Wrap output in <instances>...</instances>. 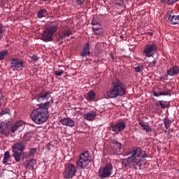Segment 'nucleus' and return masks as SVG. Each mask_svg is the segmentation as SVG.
<instances>
[{
  "label": "nucleus",
  "instance_id": "obj_1",
  "mask_svg": "<svg viewBox=\"0 0 179 179\" xmlns=\"http://www.w3.org/2000/svg\"><path fill=\"white\" fill-rule=\"evenodd\" d=\"M52 103H54V100L52 98L50 101H47L44 104L41 103L38 105V108L34 109L31 114V118L35 124L40 125L48 120V108Z\"/></svg>",
  "mask_w": 179,
  "mask_h": 179
},
{
  "label": "nucleus",
  "instance_id": "obj_2",
  "mask_svg": "<svg viewBox=\"0 0 179 179\" xmlns=\"http://www.w3.org/2000/svg\"><path fill=\"white\" fill-rule=\"evenodd\" d=\"M142 153H143V150H142V149L139 147L134 148L132 150H129L127 152L126 155H131L124 159L125 162L124 166L131 167V169L138 170V167H136V166L138 167L142 166V159H141L140 157H148V156H143Z\"/></svg>",
  "mask_w": 179,
  "mask_h": 179
},
{
  "label": "nucleus",
  "instance_id": "obj_3",
  "mask_svg": "<svg viewBox=\"0 0 179 179\" xmlns=\"http://www.w3.org/2000/svg\"><path fill=\"white\" fill-rule=\"evenodd\" d=\"M113 87L107 92V96L109 99H117V97H122L125 94V88L124 85L120 80H116L112 83Z\"/></svg>",
  "mask_w": 179,
  "mask_h": 179
},
{
  "label": "nucleus",
  "instance_id": "obj_4",
  "mask_svg": "<svg viewBox=\"0 0 179 179\" xmlns=\"http://www.w3.org/2000/svg\"><path fill=\"white\" fill-rule=\"evenodd\" d=\"M90 163H92V155H90L89 151H84L80 155L78 159L76 161V167L85 170V169L89 167Z\"/></svg>",
  "mask_w": 179,
  "mask_h": 179
},
{
  "label": "nucleus",
  "instance_id": "obj_5",
  "mask_svg": "<svg viewBox=\"0 0 179 179\" xmlns=\"http://www.w3.org/2000/svg\"><path fill=\"white\" fill-rule=\"evenodd\" d=\"M57 30L58 26L57 25H52L46 27V29L43 31V34L42 35V41L45 43L52 41L54 34L57 33Z\"/></svg>",
  "mask_w": 179,
  "mask_h": 179
},
{
  "label": "nucleus",
  "instance_id": "obj_6",
  "mask_svg": "<svg viewBox=\"0 0 179 179\" xmlns=\"http://www.w3.org/2000/svg\"><path fill=\"white\" fill-rule=\"evenodd\" d=\"M113 164L108 163L103 167L99 168L98 171V176L101 179L108 178L113 174Z\"/></svg>",
  "mask_w": 179,
  "mask_h": 179
},
{
  "label": "nucleus",
  "instance_id": "obj_7",
  "mask_svg": "<svg viewBox=\"0 0 179 179\" xmlns=\"http://www.w3.org/2000/svg\"><path fill=\"white\" fill-rule=\"evenodd\" d=\"M64 178H73L76 176V166L73 164H68L62 174Z\"/></svg>",
  "mask_w": 179,
  "mask_h": 179
},
{
  "label": "nucleus",
  "instance_id": "obj_8",
  "mask_svg": "<svg viewBox=\"0 0 179 179\" xmlns=\"http://www.w3.org/2000/svg\"><path fill=\"white\" fill-rule=\"evenodd\" d=\"M156 51H157V45L155 43H149L145 46L143 55L145 57L150 58V57H153V55L156 54Z\"/></svg>",
  "mask_w": 179,
  "mask_h": 179
},
{
  "label": "nucleus",
  "instance_id": "obj_9",
  "mask_svg": "<svg viewBox=\"0 0 179 179\" xmlns=\"http://www.w3.org/2000/svg\"><path fill=\"white\" fill-rule=\"evenodd\" d=\"M125 127H127L125 121L120 120L115 124H110V129L112 131V132L118 134L120 132H122V131H124L125 129Z\"/></svg>",
  "mask_w": 179,
  "mask_h": 179
},
{
  "label": "nucleus",
  "instance_id": "obj_10",
  "mask_svg": "<svg viewBox=\"0 0 179 179\" xmlns=\"http://www.w3.org/2000/svg\"><path fill=\"white\" fill-rule=\"evenodd\" d=\"M10 69L13 71H22L23 70V62L20 59L14 58L10 60Z\"/></svg>",
  "mask_w": 179,
  "mask_h": 179
},
{
  "label": "nucleus",
  "instance_id": "obj_11",
  "mask_svg": "<svg viewBox=\"0 0 179 179\" xmlns=\"http://www.w3.org/2000/svg\"><path fill=\"white\" fill-rule=\"evenodd\" d=\"M166 20L171 24H179V15H174V12L171 10L166 13Z\"/></svg>",
  "mask_w": 179,
  "mask_h": 179
},
{
  "label": "nucleus",
  "instance_id": "obj_12",
  "mask_svg": "<svg viewBox=\"0 0 179 179\" xmlns=\"http://www.w3.org/2000/svg\"><path fill=\"white\" fill-rule=\"evenodd\" d=\"M11 124L12 122L10 121L1 122L0 124V134H1V135H6L8 132H9V127Z\"/></svg>",
  "mask_w": 179,
  "mask_h": 179
},
{
  "label": "nucleus",
  "instance_id": "obj_13",
  "mask_svg": "<svg viewBox=\"0 0 179 179\" xmlns=\"http://www.w3.org/2000/svg\"><path fill=\"white\" fill-rule=\"evenodd\" d=\"M60 124L62 125H64L65 127H69L70 128H73L75 127V121L72 120V119L69 117H64L60 119L59 120Z\"/></svg>",
  "mask_w": 179,
  "mask_h": 179
},
{
  "label": "nucleus",
  "instance_id": "obj_14",
  "mask_svg": "<svg viewBox=\"0 0 179 179\" xmlns=\"http://www.w3.org/2000/svg\"><path fill=\"white\" fill-rule=\"evenodd\" d=\"M24 144L22 142H17L11 145L12 151L23 152L24 150Z\"/></svg>",
  "mask_w": 179,
  "mask_h": 179
},
{
  "label": "nucleus",
  "instance_id": "obj_15",
  "mask_svg": "<svg viewBox=\"0 0 179 179\" xmlns=\"http://www.w3.org/2000/svg\"><path fill=\"white\" fill-rule=\"evenodd\" d=\"M23 127H24L23 121H18L11 127L10 131L12 133L15 132V131H19V132H20V131L23 129Z\"/></svg>",
  "mask_w": 179,
  "mask_h": 179
},
{
  "label": "nucleus",
  "instance_id": "obj_16",
  "mask_svg": "<svg viewBox=\"0 0 179 179\" xmlns=\"http://www.w3.org/2000/svg\"><path fill=\"white\" fill-rule=\"evenodd\" d=\"M112 150L113 153H118L122 150V144L117 140H113Z\"/></svg>",
  "mask_w": 179,
  "mask_h": 179
},
{
  "label": "nucleus",
  "instance_id": "obj_17",
  "mask_svg": "<svg viewBox=\"0 0 179 179\" xmlns=\"http://www.w3.org/2000/svg\"><path fill=\"white\" fill-rule=\"evenodd\" d=\"M166 73H168L169 76H174L176 75H178L179 66H173L172 67H170V69L166 71Z\"/></svg>",
  "mask_w": 179,
  "mask_h": 179
},
{
  "label": "nucleus",
  "instance_id": "obj_18",
  "mask_svg": "<svg viewBox=\"0 0 179 179\" xmlns=\"http://www.w3.org/2000/svg\"><path fill=\"white\" fill-rule=\"evenodd\" d=\"M89 43L84 45L83 50L80 53V57H90V50Z\"/></svg>",
  "mask_w": 179,
  "mask_h": 179
},
{
  "label": "nucleus",
  "instance_id": "obj_19",
  "mask_svg": "<svg viewBox=\"0 0 179 179\" xmlns=\"http://www.w3.org/2000/svg\"><path fill=\"white\" fill-rule=\"evenodd\" d=\"M138 121L139 122V125L142 127L143 129L148 134V132H152V127H150V124L148 123H145L141 118L138 119Z\"/></svg>",
  "mask_w": 179,
  "mask_h": 179
},
{
  "label": "nucleus",
  "instance_id": "obj_20",
  "mask_svg": "<svg viewBox=\"0 0 179 179\" xmlns=\"http://www.w3.org/2000/svg\"><path fill=\"white\" fill-rule=\"evenodd\" d=\"M97 114L94 111H90L83 115L84 120H87V121H93Z\"/></svg>",
  "mask_w": 179,
  "mask_h": 179
},
{
  "label": "nucleus",
  "instance_id": "obj_21",
  "mask_svg": "<svg viewBox=\"0 0 179 179\" xmlns=\"http://www.w3.org/2000/svg\"><path fill=\"white\" fill-rule=\"evenodd\" d=\"M50 94V92L47 91H43L42 92L39 93L37 96V101H44L47 99V96Z\"/></svg>",
  "mask_w": 179,
  "mask_h": 179
},
{
  "label": "nucleus",
  "instance_id": "obj_22",
  "mask_svg": "<svg viewBox=\"0 0 179 179\" xmlns=\"http://www.w3.org/2000/svg\"><path fill=\"white\" fill-rule=\"evenodd\" d=\"M152 94L155 97H159V96H171V92L169 90L165 92H160L159 94H157L156 91H153Z\"/></svg>",
  "mask_w": 179,
  "mask_h": 179
},
{
  "label": "nucleus",
  "instance_id": "obj_23",
  "mask_svg": "<svg viewBox=\"0 0 179 179\" xmlns=\"http://www.w3.org/2000/svg\"><path fill=\"white\" fill-rule=\"evenodd\" d=\"M13 152V157H14L15 162L18 163L20 162V157H22V152L20 151H12Z\"/></svg>",
  "mask_w": 179,
  "mask_h": 179
},
{
  "label": "nucleus",
  "instance_id": "obj_24",
  "mask_svg": "<svg viewBox=\"0 0 179 179\" xmlns=\"http://www.w3.org/2000/svg\"><path fill=\"white\" fill-rule=\"evenodd\" d=\"M72 35L71 31H66L60 34L59 38L57 39V41H59L60 40H64L66 37H69V36Z\"/></svg>",
  "mask_w": 179,
  "mask_h": 179
},
{
  "label": "nucleus",
  "instance_id": "obj_25",
  "mask_svg": "<svg viewBox=\"0 0 179 179\" xmlns=\"http://www.w3.org/2000/svg\"><path fill=\"white\" fill-rule=\"evenodd\" d=\"M47 15H48L47 10L45 9H41L37 13V16L39 19H41L42 17H45Z\"/></svg>",
  "mask_w": 179,
  "mask_h": 179
},
{
  "label": "nucleus",
  "instance_id": "obj_26",
  "mask_svg": "<svg viewBox=\"0 0 179 179\" xmlns=\"http://www.w3.org/2000/svg\"><path fill=\"white\" fill-rule=\"evenodd\" d=\"M37 153V148H30L29 153L26 155V157H34L35 155Z\"/></svg>",
  "mask_w": 179,
  "mask_h": 179
},
{
  "label": "nucleus",
  "instance_id": "obj_27",
  "mask_svg": "<svg viewBox=\"0 0 179 179\" xmlns=\"http://www.w3.org/2000/svg\"><path fill=\"white\" fill-rule=\"evenodd\" d=\"M96 99V92L93 90H90L87 93V100H90V101L94 100Z\"/></svg>",
  "mask_w": 179,
  "mask_h": 179
},
{
  "label": "nucleus",
  "instance_id": "obj_28",
  "mask_svg": "<svg viewBox=\"0 0 179 179\" xmlns=\"http://www.w3.org/2000/svg\"><path fill=\"white\" fill-rule=\"evenodd\" d=\"M159 104L162 108H167V107H170V102L167 101H159Z\"/></svg>",
  "mask_w": 179,
  "mask_h": 179
},
{
  "label": "nucleus",
  "instance_id": "obj_29",
  "mask_svg": "<svg viewBox=\"0 0 179 179\" xmlns=\"http://www.w3.org/2000/svg\"><path fill=\"white\" fill-rule=\"evenodd\" d=\"M9 157H10V154L9 153V151H6L4 153V156H3V164H8V160H9Z\"/></svg>",
  "mask_w": 179,
  "mask_h": 179
},
{
  "label": "nucleus",
  "instance_id": "obj_30",
  "mask_svg": "<svg viewBox=\"0 0 179 179\" xmlns=\"http://www.w3.org/2000/svg\"><path fill=\"white\" fill-rule=\"evenodd\" d=\"M5 36V29L3 28V24L0 22V41Z\"/></svg>",
  "mask_w": 179,
  "mask_h": 179
},
{
  "label": "nucleus",
  "instance_id": "obj_31",
  "mask_svg": "<svg viewBox=\"0 0 179 179\" xmlns=\"http://www.w3.org/2000/svg\"><path fill=\"white\" fill-rule=\"evenodd\" d=\"M171 124V120L169 119V117L164 119V125L166 129H169L170 128V124Z\"/></svg>",
  "mask_w": 179,
  "mask_h": 179
},
{
  "label": "nucleus",
  "instance_id": "obj_32",
  "mask_svg": "<svg viewBox=\"0 0 179 179\" xmlns=\"http://www.w3.org/2000/svg\"><path fill=\"white\" fill-rule=\"evenodd\" d=\"M92 30L97 36H100L103 33V30L99 27H92Z\"/></svg>",
  "mask_w": 179,
  "mask_h": 179
},
{
  "label": "nucleus",
  "instance_id": "obj_33",
  "mask_svg": "<svg viewBox=\"0 0 179 179\" xmlns=\"http://www.w3.org/2000/svg\"><path fill=\"white\" fill-rule=\"evenodd\" d=\"M6 55H8V50H2L0 52V61H2V59H3Z\"/></svg>",
  "mask_w": 179,
  "mask_h": 179
},
{
  "label": "nucleus",
  "instance_id": "obj_34",
  "mask_svg": "<svg viewBox=\"0 0 179 179\" xmlns=\"http://www.w3.org/2000/svg\"><path fill=\"white\" fill-rule=\"evenodd\" d=\"M6 114H9V109L8 108H5V109L2 110L0 112V117H2V115H5Z\"/></svg>",
  "mask_w": 179,
  "mask_h": 179
},
{
  "label": "nucleus",
  "instance_id": "obj_35",
  "mask_svg": "<svg viewBox=\"0 0 179 179\" xmlns=\"http://www.w3.org/2000/svg\"><path fill=\"white\" fill-rule=\"evenodd\" d=\"M91 23L92 26H97L100 24V22H99L96 18H93Z\"/></svg>",
  "mask_w": 179,
  "mask_h": 179
},
{
  "label": "nucleus",
  "instance_id": "obj_36",
  "mask_svg": "<svg viewBox=\"0 0 179 179\" xmlns=\"http://www.w3.org/2000/svg\"><path fill=\"white\" fill-rule=\"evenodd\" d=\"M157 64V60L155 59L152 62H148V66L150 67L155 66V65H156Z\"/></svg>",
  "mask_w": 179,
  "mask_h": 179
},
{
  "label": "nucleus",
  "instance_id": "obj_37",
  "mask_svg": "<svg viewBox=\"0 0 179 179\" xmlns=\"http://www.w3.org/2000/svg\"><path fill=\"white\" fill-rule=\"evenodd\" d=\"M85 2H86V0H76V3H77V5H80V6H82Z\"/></svg>",
  "mask_w": 179,
  "mask_h": 179
},
{
  "label": "nucleus",
  "instance_id": "obj_38",
  "mask_svg": "<svg viewBox=\"0 0 179 179\" xmlns=\"http://www.w3.org/2000/svg\"><path fill=\"white\" fill-rule=\"evenodd\" d=\"M169 76H170L166 73V74L162 76L160 78V80H169Z\"/></svg>",
  "mask_w": 179,
  "mask_h": 179
},
{
  "label": "nucleus",
  "instance_id": "obj_39",
  "mask_svg": "<svg viewBox=\"0 0 179 179\" xmlns=\"http://www.w3.org/2000/svg\"><path fill=\"white\" fill-rule=\"evenodd\" d=\"M36 162L34 159H31L29 162V165L31 166V167H34L36 166Z\"/></svg>",
  "mask_w": 179,
  "mask_h": 179
},
{
  "label": "nucleus",
  "instance_id": "obj_40",
  "mask_svg": "<svg viewBox=\"0 0 179 179\" xmlns=\"http://www.w3.org/2000/svg\"><path fill=\"white\" fill-rule=\"evenodd\" d=\"M62 73H64V71L63 70H59V71H55V75L56 76H61V75H62Z\"/></svg>",
  "mask_w": 179,
  "mask_h": 179
},
{
  "label": "nucleus",
  "instance_id": "obj_41",
  "mask_svg": "<svg viewBox=\"0 0 179 179\" xmlns=\"http://www.w3.org/2000/svg\"><path fill=\"white\" fill-rule=\"evenodd\" d=\"M179 0H168V5H173V3H176V2H178Z\"/></svg>",
  "mask_w": 179,
  "mask_h": 179
},
{
  "label": "nucleus",
  "instance_id": "obj_42",
  "mask_svg": "<svg viewBox=\"0 0 179 179\" xmlns=\"http://www.w3.org/2000/svg\"><path fill=\"white\" fill-rule=\"evenodd\" d=\"M142 69H143V67L142 66L135 67L136 72H141Z\"/></svg>",
  "mask_w": 179,
  "mask_h": 179
},
{
  "label": "nucleus",
  "instance_id": "obj_43",
  "mask_svg": "<svg viewBox=\"0 0 179 179\" xmlns=\"http://www.w3.org/2000/svg\"><path fill=\"white\" fill-rule=\"evenodd\" d=\"M31 59H33V61H37V59H38V57H37L36 55H33L31 57Z\"/></svg>",
  "mask_w": 179,
  "mask_h": 179
},
{
  "label": "nucleus",
  "instance_id": "obj_44",
  "mask_svg": "<svg viewBox=\"0 0 179 179\" xmlns=\"http://www.w3.org/2000/svg\"><path fill=\"white\" fill-rule=\"evenodd\" d=\"M115 1H120V2H122V3H125V2H127V0H115Z\"/></svg>",
  "mask_w": 179,
  "mask_h": 179
},
{
  "label": "nucleus",
  "instance_id": "obj_45",
  "mask_svg": "<svg viewBox=\"0 0 179 179\" xmlns=\"http://www.w3.org/2000/svg\"><path fill=\"white\" fill-rule=\"evenodd\" d=\"M148 34L152 37L153 36V32H148Z\"/></svg>",
  "mask_w": 179,
  "mask_h": 179
},
{
  "label": "nucleus",
  "instance_id": "obj_46",
  "mask_svg": "<svg viewBox=\"0 0 179 179\" xmlns=\"http://www.w3.org/2000/svg\"><path fill=\"white\" fill-rule=\"evenodd\" d=\"M110 58H111V59H114V56L113 55H110Z\"/></svg>",
  "mask_w": 179,
  "mask_h": 179
},
{
  "label": "nucleus",
  "instance_id": "obj_47",
  "mask_svg": "<svg viewBox=\"0 0 179 179\" xmlns=\"http://www.w3.org/2000/svg\"><path fill=\"white\" fill-rule=\"evenodd\" d=\"M161 2L163 3L164 2H166V0H161Z\"/></svg>",
  "mask_w": 179,
  "mask_h": 179
},
{
  "label": "nucleus",
  "instance_id": "obj_48",
  "mask_svg": "<svg viewBox=\"0 0 179 179\" xmlns=\"http://www.w3.org/2000/svg\"><path fill=\"white\" fill-rule=\"evenodd\" d=\"M41 1H47V0H41Z\"/></svg>",
  "mask_w": 179,
  "mask_h": 179
},
{
  "label": "nucleus",
  "instance_id": "obj_49",
  "mask_svg": "<svg viewBox=\"0 0 179 179\" xmlns=\"http://www.w3.org/2000/svg\"><path fill=\"white\" fill-rule=\"evenodd\" d=\"M60 44H62V42H61Z\"/></svg>",
  "mask_w": 179,
  "mask_h": 179
}]
</instances>
